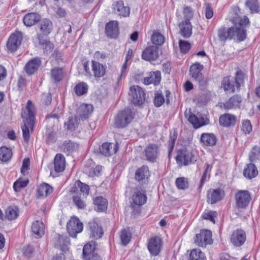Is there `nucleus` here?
<instances>
[{"mask_svg": "<svg viewBox=\"0 0 260 260\" xmlns=\"http://www.w3.org/2000/svg\"><path fill=\"white\" fill-rule=\"evenodd\" d=\"M36 108L30 100L27 102L25 108L23 110L21 116L24 121V125L22 126L23 137L26 142L29 140V129L33 130L35 120Z\"/></svg>", "mask_w": 260, "mask_h": 260, "instance_id": "f257e3e1", "label": "nucleus"}, {"mask_svg": "<svg viewBox=\"0 0 260 260\" xmlns=\"http://www.w3.org/2000/svg\"><path fill=\"white\" fill-rule=\"evenodd\" d=\"M218 36L221 41L227 39H235L239 41H243L246 38L245 31L243 28L238 29L236 25L230 27L227 30L225 27L220 28L218 31Z\"/></svg>", "mask_w": 260, "mask_h": 260, "instance_id": "f03ea898", "label": "nucleus"}, {"mask_svg": "<svg viewBox=\"0 0 260 260\" xmlns=\"http://www.w3.org/2000/svg\"><path fill=\"white\" fill-rule=\"evenodd\" d=\"M134 118V114L129 108L119 111L115 117V125L117 128H123L128 125Z\"/></svg>", "mask_w": 260, "mask_h": 260, "instance_id": "7ed1b4c3", "label": "nucleus"}, {"mask_svg": "<svg viewBox=\"0 0 260 260\" xmlns=\"http://www.w3.org/2000/svg\"><path fill=\"white\" fill-rule=\"evenodd\" d=\"M176 160L179 166H187L189 164L196 161L192 152L186 149L178 150Z\"/></svg>", "mask_w": 260, "mask_h": 260, "instance_id": "20e7f679", "label": "nucleus"}, {"mask_svg": "<svg viewBox=\"0 0 260 260\" xmlns=\"http://www.w3.org/2000/svg\"><path fill=\"white\" fill-rule=\"evenodd\" d=\"M129 94L132 96V102L135 105H141L145 100V93L144 90L138 86L131 87Z\"/></svg>", "mask_w": 260, "mask_h": 260, "instance_id": "39448f33", "label": "nucleus"}, {"mask_svg": "<svg viewBox=\"0 0 260 260\" xmlns=\"http://www.w3.org/2000/svg\"><path fill=\"white\" fill-rule=\"evenodd\" d=\"M236 204L238 208L244 209L251 200L250 192L247 190H239L235 194Z\"/></svg>", "mask_w": 260, "mask_h": 260, "instance_id": "423d86ee", "label": "nucleus"}, {"mask_svg": "<svg viewBox=\"0 0 260 260\" xmlns=\"http://www.w3.org/2000/svg\"><path fill=\"white\" fill-rule=\"evenodd\" d=\"M194 242L199 246L205 247L212 242V233L207 230H202L200 233L196 234Z\"/></svg>", "mask_w": 260, "mask_h": 260, "instance_id": "0eeeda50", "label": "nucleus"}, {"mask_svg": "<svg viewBox=\"0 0 260 260\" xmlns=\"http://www.w3.org/2000/svg\"><path fill=\"white\" fill-rule=\"evenodd\" d=\"M67 229L70 236L76 238L82 231L83 225L78 218H73L67 223Z\"/></svg>", "mask_w": 260, "mask_h": 260, "instance_id": "6e6552de", "label": "nucleus"}, {"mask_svg": "<svg viewBox=\"0 0 260 260\" xmlns=\"http://www.w3.org/2000/svg\"><path fill=\"white\" fill-rule=\"evenodd\" d=\"M95 245L94 242H91L84 245L83 248V257L85 260H102L97 253L94 252Z\"/></svg>", "mask_w": 260, "mask_h": 260, "instance_id": "1a4fd4ad", "label": "nucleus"}, {"mask_svg": "<svg viewBox=\"0 0 260 260\" xmlns=\"http://www.w3.org/2000/svg\"><path fill=\"white\" fill-rule=\"evenodd\" d=\"M159 56V48L156 46H149L142 52V58L146 61L156 60Z\"/></svg>", "mask_w": 260, "mask_h": 260, "instance_id": "9d476101", "label": "nucleus"}, {"mask_svg": "<svg viewBox=\"0 0 260 260\" xmlns=\"http://www.w3.org/2000/svg\"><path fill=\"white\" fill-rule=\"evenodd\" d=\"M162 245L161 239L158 236L151 238L148 242V249L151 255H157L160 252Z\"/></svg>", "mask_w": 260, "mask_h": 260, "instance_id": "9b49d317", "label": "nucleus"}, {"mask_svg": "<svg viewBox=\"0 0 260 260\" xmlns=\"http://www.w3.org/2000/svg\"><path fill=\"white\" fill-rule=\"evenodd\" d=\"M145 156L146 159L150 162H155L158 157L159 149L157 145L149 144L145 148Z\"/></svg>", "mask_w": 260, "mask_h": 260, "instance_id": "f8f14e48", "label": "nucleus"}, {"mask_svg": "<svg viewBox=\"0 0 260 260\" xmlns=\"http://www.w3.org/2000/svg\"><path fill=\"white\" fill-rule=\"evenodd\" d=\"M22 38L23 35L20 32H17L12 34L7 42L8 49L11 51L16 50L20 45Z\"/></svg>", "mask_w": 260, "mask_h": 260, "instance_id": "ddd939ff", "label": "nucleus"}, {"mask_svg": "<svg viewBox=\"0 0 260 260\" xmlns=\"http://www.w3.org/2000/svg\"><path fill=\"white\" fill-rule=\"evenodd\" d=\"M113 10L115 14L121 17H128L130 14L129 8L124 6L123 2L121 1H117L113 3Z\"/></svg>", "mask_w": 260, "mask_h": 260, "instance_id": "4468645a", "label": "nucleus"}, {"mask_svg": "<svg viewBox=\"0 0 260 260\" xmlns=\"http://www.w3.org/2000/svg\"><path fill=\"white\" fill-rule=\"evenodd\" d=\"M246 240V234L242 230H237L234 231L231 237V242L236 246L243 245Z\"/></svg>", "mask_w": 260, "mask_h": 260, "instance_id": "2eb2a0df", "label": "nucleus"}, {"mask_svg": "<svg viewBox=\"0 0 260 260\" xmlns=\"http://www.w3.org/2000/svg\"><path fill=\"white\" fill-rule=\"evenodd\" d=\"M224 193L220 189H210L207 194V201L211 204L220 201L224 197Z\"/></svg>", "mask_w": 260, "mask_h": 260, "instance_id": "dca6fc26", "label": "nucleus"}, {"mask_svg": "<svg viewBox=\"0 0 260 260\" xmlns=\"http://www.w3.org/2000/svg\"><path fill=\"white\" fill-rule=\"evenodd\" d=\"M179 32L185 38H189L192 35V25L188 20H184L178 24Z\"/></svg>", "mask_w": 260, "mask_h": 260, "instance_id": "f3484780", "label": "nucleus"}, {"mask_svg": "<svg viewBox=\"0 0 260 260\" xmlns=\"http://www.w3.org/2000/svg\"><path fill=\"white\" fill-rule=\"evenodd\" d=\"M236 121V116L229 113H225L220 115L219 119L220 125L226 127L235 125Z\"/></svg>", "mask_w": 260, "mask_h": 260, "instance_id": "a211bd4d", "label": "nucleus"}, {"mask_svg": "<svg viewBox=\"0 0 260 260\" xmlns=\"http://www.w3.org/2000/svg\"><path fill=\"white\" fill-rule=\"evenodd\" d=\"M117 150L118 146L117 144H114L111 143H104L100 147L101 153L106 156H109L115 154Z\"/></svg>", "mask_w": 260, "mask_h": 260, "instance_id": "6ab92c4d", "label": "nucleus"}, {"mask_svg": "<svg viewBox=\"0 0 260 260\" xmlns=\"http://www.w3.org/2000/svg\"><path fill=\"white\" fill-rule=\"evenodd\" d=\"M237 83L234 77L226 76L224 77L222 82V85L224 90L226 92H234L237 89Z\"/></svg>", "mask_w": 260, "mask_h": 260, "instance_id": "aec40b11", "label": "nucleus"}, {"mask_svg": "<svg viewBox=\"0 0 260 260\" xmlns=\"http://www.w3.org/2000/svg\"><path fill=\"white\" fill-rule=\"evenodd\" d=\"M161 78V73L160 71H157L150 72L148 77L144 78L143 83L145 85L153 84L154 85H157L159 84Z\"/></svg>", "mask_w": 260, "mask_h": 260, "instance_id": "412c9836", "label": "nucleus"}, {"mask_svg": "<svg viewBox=\"0 0 260 260\" xmlns=\"http://www.w3.org/2000/svg\"><path fill=\"white\" fill-rule=\"evenodd\" d=\"M106 33L110 38H116L118 34V23L117 21H111L106 25Z\"/></svg>", "mask_w": 260, "mask_h": 260, "instance_id": "4be33fe9", "label": "nucleus"}, {"mask_svg": "<svg viewBox=\"0 0 260 260\" xmlns=\"http://www.w3.org/2000/svg\"><path fill=\"white\" fill-rule=\"evenodd\" d=\"M45 226L43 222L36 220L32 223L31 232L37 238L41 237L44 234Z\"/></svg>", "mask_w": 260, "mask_h": 260, "instance_id": "5701e85b", "label": "nucleus"}, {"mask_svg": "<svg viewBox=\"0 0 260 260\" xmlns=\"http://www.w3.org/2000/svg\"><path fill=\"white\" fill-rule=\"evenodd\" d=\"M242 101V98L241 95L235 94L223 104L224 109L229 110L239 107Z\"/></svg>", "mask_w": 260, "mask_h": 260, "instance_id": "b1692460", "label": "nucleus"}, {"mask_svg": "<svg viewBox=\"0 0 260 260\" xmlns=\"http://www.w3.org/2000/svg\"><path fill=\"white\" fill-rule=\"evenodd\" d=\"M88 226L90 231V236L95 239L102 237L103 234V229L98 226L94 221H90L88 223Z\"/></svg>", "mask_w": 260, "mask_h": 260, "instance_id": "393cba45", "label": "nucleus"}, {"mask_svg": "<svg viewBox=\"0 0 260 260\" xmlns=\"http://www.w3.org/2000/svg\"><path fill=\"white\" fill-rule=\"evenodd\" d=\"M200 141L206 146H213L216 145L217 138L213 134L204 133L201 135Z\"/></svg>", "mask_w": 260, "mask_h": 260, "instance_id": "a878e982", "label": "nucleus"}, {"mask_svg": "<svg viewBox=\"0 0 260 260\" xmlns=\"http://www.w3.org/2000/svg\"><path fill=\"white\" fill-rule=\"evenodd\" d=\"M93 111V107L91 105L83 104L80 106L78 111L79 116L82 119H87Z\"/></svg>", "mask_w": 260, "mask_h": 260, "instance_id": "bb28decb", "label": "nucleus"}, {"mask_svg": "<svg viewBox=\"0 0 260 260\" xmlns=\"http://www.w3.org/2000/svg\"><path fill=\"white\" fill-rule=\"evenodd\" d=\"M65 158L61 154H57L54 158V170L56 172H61L65 169Z\"/></svg>", "mask_w": 260, "mask_h": 260, "instance_id": "cd10ccee", "label": "nucleus"}, {"mask_svg": "<svg viewBox=\"0 0 260 260\" xmlns=\"http://www.w3.org/2000/svg\"><path fill=\"white\" fill-rule=\"evenodd\" d=\"M40 19V16L36 13H30L25 15L23 18L24 24L27 26H31Z\"/></svg>", "mask_w": 260, "mask_h": 260, "instance_id": "c85d7f7f", "label": "nucleus"}, {"mask_svg": "<svg viewBox=\"0 0 260 260\" xmlns=\"http://www.w3.org/2000/svg\"><path fill=\"white\" fill-rule=\"evenodd\" d=\"M53 191V188L48 184L43 183L40 184L37 189V196L39 198H44L48 196Z\"/></svg>", "mask_w": 260, "mask_h": 260, "instance_id": "c756f323", "label": "nucleus"}, {"mask_svg": "<svg viewBox=\"0 0 260 260\" xmlns=\"http://www.w3.org/2000/svg\"><path fill=\"white\" fill-rule=\"evenodd\" d=\"M203 69V66H190V74L196 81L201 82L203 80V77L201 72Z\"/></svg>", "mask_w": 260, "mask_h": 260, "instance_id": "7c9ffc66", "label": "nucleus"}, {"mask_svg": "<svg viewBox=\"0 0 260 260\" xmlns=\"http://www.w3.org/2000/svg\"><path fill=\"white\" fill-rule=\"evenodd\" d=\"M258 174L256 167L254 164H249L247 165L246 167L243 171V175L248 178L251 179L255 177Z\"/></svg>", "mask_w": 260, "mask_h": 260, "instance_id": "2f4dec72", "label": "nucleus"}, {"mask_svg": "<svg viewBox=\"0 0 260 260\" xmlns=\"http://www.w3.org/2000/svg\"><path fill=\"white\" fill-rule=\"evenodd\" d=\"M147 201V197L145 193L136 191L132 197V202L134 204L138 206L144 205Z\"/></svg>", "mask_w": 260, "mask_h": 260, "instance_id": "473e14b6", "label": "nucleus"}, {"mask_svg": "<svg viewBox=\"0 0 260 260\" xmlns=\"http://www.w3.org/2000/svg\"><path fill=\"white\" fill-rule=\"evenodd\" d=\"M45 121L47 129H54L55 125L59 123V117L56 114H51L46 117Z\"/></svg>", "mask_w": 260, "mask_h": 260, "instance_id": "72a5a7b5", "label": "nucleus"}, {"mask_svg": "<svg viewBox=\"0 0 260 260\" xmlns=\"http://www.w3.org/2000/svg\"><path fill=\"white\" fill-rule=\"evenodd\" d=\"M19 215V209L16 206H10L5 211L6 217L9 220H14Z\"/></svg>", "mask_w": 260, "mask_h": 260, "instance_id": "f704fd0d", "label": "nucleus"}, {"mask_svg": "<svg viewBox=\"0 0 260 260\" xmlns=\"http://www.w3.org/2000/svg\"><path fill=\"white\" fill-rule=\"evenodd\" d=\"M93 203L96 206V210L99 211H105L107 208V201L102 197H96L93 200Z\"/></svg>", "mask_w": 260, "mask_h": 260, "instance_id": "c9c22d12", "label": "nucleus"}, {"mask_svg": "<svg viewBox=\"0 0 260 260\" xmlns=\"http://www.w3.org/2000/svg\"><path fill=\"white\" fill-rule=\"evenodd\" d=\"M151 41L155 46H157L162 45L165 42V39L159 32L155 31L151 36Z\"/></svg>", "mask_w": 260, "mask_h": 260, "instance_id": "e433bc0d", "label": "nucleus"}, {"mask_svg": "<svg viewBox=\"0 0 260 260\" xmlns=\"http://www.w3.org/2000/svg\"><path fill=\"white\" fill-rule=\"evenodd\" d=\"M148 174L149 170L148 167L143 166L136 171L135 173L136 179L138 181H142L145 179V177L148 176Z\"/></svg>", "mask_w": 260, "mask_h": 260, "instance_id": "4c0bfd02", "label": "nucleus"}, {"mask_svg": "<svg viewBox=\"0 0 260 260\" xmlns=\"http://www.w3.org/2000/svg\"><path fill=\"white\" fill-rule=\"evenodd\" d=\"M12 152L11 149L3 146L0 148V160L3 161H7L11 158Z\"/></svg>", "mask_w": 260, "mask_h": 260, "instance_id": "58836bf2", "label": "nucleus"}, {"mask_svg": "<svg viewBox=\"0 0 260 260\" xmlns=\"http://www.w3.org/2000/svg\"><path fill=\"white\" fill-rule=\"evenodd\" d=\"M88 89V86L87 84L84 82L79 83L74 87L75 92L78 96H81L86 94Z\"/></svg>", "mask_w": 260, "mask_h": 260, "instance_id": "ea45409f", "label": "nucleus"}, {"mask_svg": "<svg viewBox=\"0 0 260 260\" xmlns=\"http://www.w3.org/2000/svg\"><path fill=\"white\" fill-rule=\"evenodd\" d=\"M78 145L71 141H66L63 143L62 148L64 152L71 153L78 149Z\"/></svg>", "mask_w": 260, "mask_h": 260, "instance_id": "a19ab883", "label": "nucleus"}, {"mask_svg": "<svg viewBox=\"0 0 260 260\" xmlns=\"http://www.w3.org/2000/svg\"><path fill=\"white\" fill-rule=\"evenodd\" d=\"M74 205L78 208L83 209L86 207L85 201L81 198V193H77L72 197Z\"/></svg>", "mask_w": 260, "mask_h": 260, "instance_id": "79ce46f5", "label": "nucleus"}, {"mask_svg": "<svg viewBox=\"0 0 260 260\" xmlns=\"http://www.w3.org/2000/svg\"><path fill=\"white\" fill-rule=\"evenodd\" d=\"M204 253L200 249H195L191 251L189 260H206Z\"/></svg>", "mask_w": 260, "mask_h": 260, "instance_id": "37998d69", "label": "nucleus"}, {"mask_svg": "<svg viewBox=\"0 0 260 260\" xmlns=\"http://www.w3.org/2000/svg\"><path fill=\"white\" fill-rule=\"evenodd\" d=\"M63 72L61 68H55L51 70V77L55 82H59L63 78Z\"/></svg>", "mask_w": 260, "mask_h": 260, "instance_id": "c03bdc74", "label": "nucleus"}, {"mask_svg": "<svg viewBox=\"0 0 260 260\" xmlns=\"http://www.w3.org/2000/svg\"><path fill=\"white\" fill-rule=\"evenodd\" d=\"M52 29V23L49 19H44L41 23V30L45 35L49 34Z\"/></svg>", "mask_w": 260, "mask_h": 260, "instance_id": "a18cd8bd", "label": "nucleus"}, {"mask_svg": "<svg viewBox=\"0 0 260 260\" xmlns=\"http://www.w3.org/2000/svg\"><path fill=\"white\" fill-rule=\"evenodd\" d=\"M131 239V234L128 230L123 229L122 230L120 234V240L122 244L124 246H126L130 242Z\"/></svg>", "mask_w": 260, "mask_h": 260, "instance_id": "49530a36", "label": "nucleus"}, {"mask_svg": "<svg viewBox=\"0 0 260 260\" xmlns=\"http://www.w3.org/2000/svg\"><path fill=\"white\" fill-rule=\"evenodd\" d=\"M28 183V180L19 179L13 185V188L15 191H19L21 189L26 187Z\"/></svg>", "mask_w": 260, "mask_h": 260, "instance_id": "de8ad7c7", "label": "nucleus"}, {"mask_svg": "<svg viewBox=\"0 0 260 260\" xmlns=\"http://www.w3.org/2000/svg\"><path fill=\"white\" fill-rule=\"evenodd\" d=\"M93 76L95 78H100L105 74L106 69L105 66H91Z\"/></svg>", "mask_w": 260, "mask_h": 260, "instance_id": "09e8293b", "label": "nucleus"}, {"mask_svg": "<svg viewBox=\"0 0 260 260\" xmlns=\"http://www.w3.org/2000/svg\"><path fill=\"white\" fill-rule=\"evenodd\" d=\"M177 134L175 131L173 133L171 132L169 141L168 142L169 155H170V153L172 152L174 149L175 143L177 139Z\"/></svg>", "mask_w": 260, "mask_h": 260, "instance_id": "8fccbe9b", "label": "nucleus"}, {"mask_svg": "<svg viewBox=\"0 0 260 260\" xmlns=\"http://www.w3.org/2000/svg\"><path fill=\"white\" fill-rule=\"evenodd\" d=\"M246 5L251 13L258 12L259 6L256 0H248L246 3Z\"/></svg>", "mask_w": 260, "mask_h": 260, "instance_id": "3c124183", "label": "nucleus"}, {"mask_svg": "<svg viewBox=\"0 0 260 260\" xmlns=\"http://www.w3.org/2000/svg\"><path fill=\"white\" fill-rule=\"evenodd\" d=\"M65 125L68 129L71 131H74L78 126L77 118L73 117H70L68 121L65 123Z\"/></svg>", "mask_w": 260, "mask_h": 260, "instance_id": "603ef678", "label": "nucleus"}, {"mask_svg": "<svg viewBox=\"0 0 260 260\" xmlns=\"http://www.w3.org/2000/svg\"><path fill=\"white\" fill-rule=\"evenodd\" d=\"M175 183L177 188L179 189H185L188 185L187 180L184 177L177 178Z\"/></svg>", "mask_w": 260, "mask_h": 260, "instance_id": "864d4df0", "label": "nucleus"}, {"mask_svg": "<svg viewBox=\"0 0 260 260\" xmlns=\"http://www.w3.org/2000/svg\"><path fill=\"white\" fill-rule=\"evenodd\" d=\"M244 74L241 71H238L236 72L235 77H234V80L237 83V89H239L240 86L243 83L244 79Z\"/></svg>", "mask_w": 260, "mask_h": 260, "instance_id": "5fc2aeb1", "label": "nucleus"}, {"mask_svg": "<svg viewBox=\"0 0 260 260\" xmlns=\"http://www.w3.org/2000/svg\"><path fill=\"white\" fill-rule=\"evenodd\" d=\"M188 120L196 128H199L203 125V124L200 123L199 118L193 114L189 115L188 117Z\"/></svg>", "mask_w": 260, "mask_h": 260, "instance_id": "6e6d98bb", "label": "nucleus"}, {"mask_svg": "<svg viewBox=\"0 0 260 260\" xmlns=\"http://www.w3.org/2000/svg\"><path fill=\"white\" fill-rule=\"evenodd\" d=\"M260 153V148L258 146H254L252 149L249 154V159L251 161H255L258 158Z\"/></svg>", "mask_w": 260, "mask_h": 260, "instance_id": "4d7b16f0", "label": "nucleus"}, {"mask_svg": "<svg viewBox=\"0 0 260 260\" xmlns=\"http://www.w3.org/2000/svg\"><path fill=\"white\" fill-rule=\"evenodd\" d=\"M56 139L55 129H47V142L48 143H53L56 141Z\"/></svg>", "mask_w": 260, "mask_h": 260, "instance_id": "13d9d810", "label": "nucleus"}, {"mask_svg": "<svg viewBox=\"0 0 260 260\" xmlns=\"http://www.w3.org/2000/svg\"><path fill=\"white\" fill-rule=\"evenodd\" d=\"M217 216V212L215 211H208L207 212H204L202 215V218L204 219L208 220L212 222L213 223H215V217Z\"/></svg>", "mask_w": 260, "mask_h": 260, "instance_id": "bf43d9fd", "label": "nucleus"}, {"mask_svg": "<svg viewBox=\"0 0 260 260\" xmlns=\"http://www.w3.org/2000/svg\"><path fill=\"white\" fill-rule=\"evenodd\" d=\"M197 57H202L203 58V61L201 62H196L192 65H201L202 63H207L208 61L209 60V57L206 55L205 52L204 51H201L198 52L195 55Z\"/></svg>", "mask_w": 260, "mask_h": 260, "instance_id": "052dcab7", "label": "nucleus"}, {"mask_svg": "<svg viewBox=\"0 0 260 260\" xmlns=\"http://www.w3.org/2000/svg\"><path fill=\"white\" fill-rule=\"evenodd\" d=\"M164 102L165 99L162 94L158 92L155 93L154 99V105L157 107H159L161 106Z\"/></svg>", "mask_w": 260, "mask_h": 260, "instance_id": "680f3d73", "label": "nucleus"}, {"mask_svg": "<svg viewBox=\"0 0 260 260\" xmlns=\"http://www.w3.org/2000/svg\"><path fill=\"white\" fill-rule=\"evenodd\" d=\"M242 131L245 134H249L252 131V125L250 120L243 121L242 125Z\"/></svg>", "mask_w": 260, "mask_h": 260, "instance_id": "e2e57ef3", "label": "nucleus"}, {"mask_svg": "<svg viewBox=\"0 0 260 260\" xmlns=\"http://www.w3.org/2000/svg\"><path fill=\"white\" fill-rule=\"evenodd\" d=\"M179 44L181 52L186 53L189 51L190 45L188 42L186 41L180 40Z\"/></svg>", "mask_w": 260, "mask_h": 260, "instance_id": "0e129e2a", "label": "nucleus"}, {"mask_svg": "<svg viewBox=\"0 0 260 260\" xmlns=\"http://www.w3.org/2000/svg\"><path fill=\"white\" fill-rule=\"evenodd\" d=\"M183 14L185 20H190L193 17V13L192 9L188 7H185L184 8Z\"/></svg>", "mask_w": 260, "mask_h": 260, "instance_id": "69168bd1", "label": "nucleus"}, {"mask_svg": "<svg viewBox=\"0 0 260 260\" xmlns=\"http://www.w3.org/2000/svg\"><path fill=\"white\" fill-rule=\"evenodd\" d=\"M58 241L62 251H64L66 249H67V246L69 244L67 238H64V237L59 236L58 237Z\"/></svg>", "mask_w": 260, "mask_h": 260, "instance_id": "338daca9", "label": "nucleus"}, {"mask_svg": "<svg viewBox=\"0 0 260 260\" xmlns=\"http://www.w3.org/2000/svg\"><path fill=\"white\" fill-rule=\"evenodd\" d=\"M34 251V249L33 247L30 245H27L23 248V254L28 257L31 256Z\"/></svg>", "mask_w": 260, "mask_h": 260, "instance_id": "774afa93", "label": "nucleus"}]
</instances>
